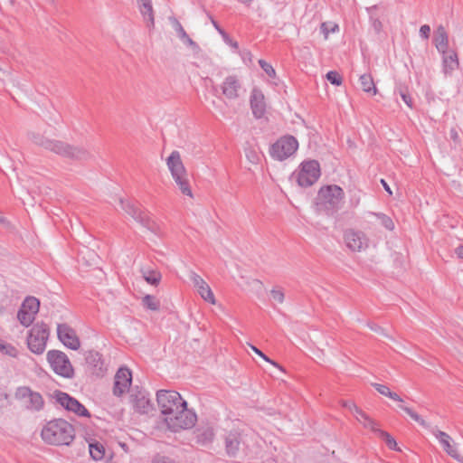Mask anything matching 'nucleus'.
Listing matches in <instances>:
<instances>
[{"mask_svg": "<svg viewBox=\"0 0 463 463\" xmlns=\"http://www.w3.org/2000/svg\"><path fill=\"white\" fill-rule=\"evenodd\" d=\"M346 246L353 251H361L368 247L366 235L360 231L349 230L345 232Z\"/></svg>", "mask_w": 463, "mask_h": 463, "instance_id": "2eb2a0df", "label": "nucleus"}, {"mask_svg": "<svg viewBox=\"0 0 463 463\" xmlns=\"http://www.w3.org/2000/svg\"><path fill=\"white\" fill-rule=\"evenodd\" d=\"M352 412L355 415V418L358 421H364L365 420V418L368 417V415L356 405L353 409Z\"/></svg>", "mask_w": 463, "mask_h": 463, "instance_id": "864d4df0", "label": "nucleus"}, {"mask_svg": "<svg viewBox=\"0 0 463 463\" xmlns=\"http://www.w3.org/2000/svg\"><path fill=\"white\" fill-rule=\"evenodd\" d=\"M190 279L193 281L194 287L197 288L200 296L207 302L211 304L215 303L213 293L209 285L196 273L192 272Z\"/></svg>", "mask_w": 463, "mask_h": 463, "instance_id": "f3484780", "label": "nucleus"}, {"mask_svg": "<svg viewBox=\"0 0 463 463\" xmlns=\"http://www.w3.org/2000/svg\"><path fill=\"white\" fill-rule=\"evenodd\" d=\"M156 402L164 417H166L179 406L184 404L180 393L173 390H159L156 392Z\"/></svg>", "mask_w": 463, "mask_h": 463, "instance_id": "423d86ee", "label": "nucleus"}, {"mask_svg": "<svg viewBox=\"0 0 463 463\" xmlns=\"http://www.w3.org/2000/svg\"><path fill=\"white\" fill-rule=\"evenodd\" d=\"M352 412L355 415V418L358 421H364L365 420V418L368 417V415L356 405L353 409Z\"/></svg>", "mask_w": 463, "mask_h": 463, "instance_id": "603ef678", "label": "nucleus"}, {"mask_svg": "<svg viewBox=\"0 0 463 463\" xmlns=\"http://www.w3.org/2000/svg\"><path fill=\"white\" fill-rule=\"evenodd\" d=\"M352 412L355 415V418L358 421H364L365 420V418L368 417V415L356 405L353 409Z\"/></svg>", "mask_w": 463, "mask_h": 463, "instance_id": "3c124183", "label": "nucleus"}, {"mask_svg": "<svg viewBox=\"0 0 463 463\" xmlns=\"http://www.w3.org/2000/svg\"><path fill=\"white\" fill-rule=\"evenodd\" d=\"M47 360L52 369L59 375L71 378L74 374L73 367L68 356L61 351L51 350L47 353Z\"/></svg>", "mask_w": 463, "mask_h": 463, "instance_id": "0eeeda50", "label": "nucleus"}, {"mask_svg": "<svg viewBox=\"0 0 463 463\" xmlns=\"http://www.w3.org/2000/svg\"><path fill=\"white\" fill-rule=\"evenodd\" d=\"M449 135L454 141H457L458 139V133L455 128L450 129Z\"/></svg>", "mask_w": 463, "mask_h": 463, "instance_id": "e2e57ef3", "label": "nucleus"}, {"mask_svg": "<svg viewBox=\"0 0 463 463\" xmlns=\"http://www.w3.org/2000/svg\"><path fill=\"white\" fill-rule=\"evenodd\" d=\"M241 89L240 80L236 76H228L221 85L222 95L228 99H235L239 97Z\"/></svg>", "mask_w": 463, "mask_h": 463, "instance_id": "dca6fc26", "label": "nucleus"}, {"mask_svg": "<svg viewBox=\"0 0 463 463\" xmlns=\"http://www.w3.org/2000/svg\"><path fill=\"white\" fill-rule=\"evenodd\" d=\"M338 29V25L334 23H322L321 24V32L324 33L325 38L328 37L329 33H334Z\"/></svg>", "mask_w": 463, "mask_h": 463, "instance_id": "37998d69", "label": "nucleus"}, {"mask_svg": "<svg viewBox=\"0 0 463 463\" xmlns=\"http://www.w3.org/2000/svg\"><path fill=\"white\" fill-rule=\"evenodd\" d=\"M272 298L279 304H282L285 299V295L280 288H274L270 290Z\"/></svg>", "mask_w": 463, "mask_h": 463, "instance_id": "a18cd8bd", "label": "nucleus"}, {"mask_svg": "<svg viewBox=\"0 0 463 463\" xmlns=\"http://www.w3.org/2000/svg\"><path fill=\"white\" fill-rule=\"evenodd\" d=\"M132 382V373L129 369L121 367L118 370L114 378L113 394L121 396L128 391Z\"/></svg>", "mask_w": 463, "mask_h": 463, "instance_id": "4468645a", "label": "nucleus"}, {"mask_svg": "<svg viewBox=\"0 0 463 463\" xmlns=\"http://www.w3.org/2000/svg\"><path fill=\"white\" fill-rule=\"evenodd\" d=\"M209 18L213 24V25L214 26V28L222 35L223 38H228V34L225 33L224 30H222L220 25L218 24V23L213 18L212 15L209 14Z\"/></svg>", "mask_w": 463, "mask_h": 463, "instance_id": "4d7b16f0", "label": "nucleus"}, {"mask_svg": "<svg viewBox=\"0 0 463 463\" xmlns=\"http://www.w3.org/2000/svg\"><path fill=\"white\" fill-rule=\"evenodd\" d=\"M341 405L352 411L356 404L350 401H342Z\"/></svg>", "mask_w": 463, "mask_h": 463, "instance_id": "052dcab7", "label": "nucleus"}, {"mask_svg": "<svg viewBox=\"0 0 463 463\" xmlns=\"http://www.w3.org/2000/svg\"><path fill=\"white\" fill-rule=\"evenodd\" d=\"M138 3L139 11L143 19L148 28H154L155 17L154 9L151 0H137Z\"/></svg>", "mask_w": 463, "mask_h": 463, "instance_id": "412c9836", "label": "nucleus"}, {"mask_svg": "<svg viewBox=\"0 0 463 463\" xmlns=\"http://www.w3.org/2000/svg\"><path fill=\"white\" fill-rule=\"evenodd\" d=\"M47 144L46 150L53 152L61 156L66 157L70 149V144L55 139H50Z\"/></svg>", "mask_w": 463, "mask_h": 463, "instance_id": "bb28decb", "label": "nucleus"}, {"mask_svg": "<svg viewBox=\"0 0 463 463\" xmlns=\"http://www.w3.org/2000/svg\"><path fill=\"white\" fill-rule=\"evenodd\" d=\"M166 165L171 172L172 176L179 175H185L187 173L182 159L180 153L176 150L173 151L168 158L166 159Z\"/></svg>", "mask_w": 463, "mask_h": 463, "instance_id": "aec40b11", "label": "nucleus"}, {"mask_svg": "<svg viewBox=\"0 0 463 463\" xmlns=\"http://www.w3.org/2000/svg\"><path fill=\"white\" fill-rule=\"evenodd\" d=\"M248 159L252 162V163H255L258 161V155L254 152V151H250L249 153L246 154Z\"/></svg>", "mask_w": 463, "mask_h": 463, "instance_id": "680f3d73", "label": "nucleus"}, {"mask_svg": "<svg viewBox=\"0 0 463 463\" xmlns=\"http://www.w3.org/2000/svg\"><path fill=\"white\" fill-rule=\"evenodd\" d=\"M122 209L130 215L136 222L140 223L143 227L146 228L156 235H160L159 225L150 218L147 212L138 208L134 203L123 199L119 200Z\"/></svg>", "mask_w": 463, "mask_h": 463, "instance_id": "20e7f679", "label": "nucleus"}, {"mask_svg": "<svg viewBox=\"0 0 463 463\" xmlns=\"http://www.w3.org/2000/svg\"><path fill=\"white\" fill-rule=\"evenodd\" d=\"M74 428L62 419L49 421L42 430V438L52 445H69L74 439Z\"/></svg>", "mask_w": 463, "mask_h": 463, "instance_id": "f257e3e1", "label": "nucleus"}, {"mask_svg": "<svg viewBox=\"0 0 463 463\" xmlns=\"http://www.w3.org/2000/svg\"><path fill=\"white\" fill-rule=\"evenodd\" d=\"M0 352L11 356L16 357L18 355V350L12 345L6 344L0 339Z\"/></svg>", "mask_w": 463, "mask_h": 463, "instance_id": "ea45409f", "label": "nucleus"}, {"mask_svg": "<svg viewBox=\"0 0 463 463\" xmlns=\"http://www.w3.org/2000/svg\"><path fill=\"white\" fill-rule=\"evenodd\" d=\"M434 44L440 53L445 54L447 52L449 47V36L442 25H439L435 32Z\"/></svg>", "mask_w": 463, "mask_h": 463, "instance_id": "b1692460", "label": "nucleus"}, {"mask_svg": "<svg viewBox=\"0 0 463 463\" xmlns=\"http://www.w3.org/2000/svg\"><path fill=\"white\" fill-rule=\"evenodd\" d=\"M142 305L146 308H147L149 310H153V311H157L160 308L159 300L155 296H152V295H146L142 298Z\"/></svg>", "mask_w": 463, "mask_h": 463, "instance_id": "f704fd0d", "label": "nucleus"}, {"mask_svg": "<svg viewBox=\"0 0 463 463\" xmlns=\"http://www.w3.org/2000/svg\"><path fill=\"white\" fill-rule=\"evenodd\" d=\"M86 363L91 369L92 373L101 375L105 371V364L102 355L96 351H89L86 354Z\"/></svg>", "mask_w": 463, "mask_h": 463, "instance_id": "6ab92c4d", "label": "nucleus"}, {"mask_svg": "<svg viewBox=\"0 0 463 463\" xmlns=\"http://www.w3.org/2000/svg\"><path fill=\"white\" fill-rule=\"evenodd\" d=\"M49 337V328L44 323L35 324L27 336V345L31 352L40 354H43L46 347Z\"/></svg>", "mask_w": 463, "mask_h": 463, "instance_id": "39448f33", "label": "nucleus"}, {"mask_svg": "<svg viewBox=\"0 0 463 463\" xmlns=\"http://www.w3.org/2000/svg\"><path fill=\"white\" fill-rule=\"evenodd\" d=\"M398 91H399V94H400L402 99L405 102V104L409 108H412L413 102H412V99H411V95L409 94V92L407 90H403L402 88H400Z\"/></svg>", "mask_w": 463, "mask_h": 463, "instance_id": "de8ad7c7", "label": "nucleus"}, {"mask_svg": "<svg viewBox=\"0 0 463 463\" xmlns=\"http://www.w3.org/2000/svg\"><path fill=\"white\" fill-rule=\"evenodd\" d=\"M320 176V166L317 161H305L297 175V182L302 187H308L314 184Z\"/></svg>", "mask_w": 463, "mask_h": 463, "instance_id": "1a4fd4ad", "label": "nucleus"}, {"mask_svg": "<svg viewBox=\"0 0 463 463\" xmlns=\"http://www.w3.org/2000/svg\"><path fill=\"white\" fill-rule=\"evenodd\" d=\"M57 335L59 340L68 348L78 350L80 346V341L76 331L67 324H59L57 326Z\"/></svg>", "mask_w": 463, "mask_h": 463, "instance_id": "ddd939ff", "label": "nucleus"}, {"mask_svg": "<svg viewBox=\"0 0 463 463\" xmlns=\"http://www.w3.org/2000/svg\"><path fill=\"white\" fill-rule=\"evenodd\" d=\"M435 437L439 439V443L442 445L444 450L453 458L457 460H460V456L458 453V450L451 445L450 441L452 440L450 436L444 431L437 430L434 432Z\"/></svg>", "mask_w": 463, "mask_h": 463, "instance_id": "4be33fe9", "label": "nucleus"}, {"mask_svg": "<svg viewBox=\"0 0 463 463\" xmlns=\"http://www.w3.org/2000/svg\"><path fill=\"white\" fill-rule=\"evenodd\" d=\"M190 45H195V43L188 36V38H184V40Z\"/></svg>", "mask_w": 463, "mask_h": 463, "instance_id": "774afa93", "label": "nucleus"}, {"mask_svg": "<svg viewBox=\"0 0 463 463\" xmlns=\"http://www.w3.org/2000/svg\"><path fill=\"white\" fill-rule=\"evenodd\" d=\"M400 408L402 411H404L412 420L417 421L420 426H422L424 428L429 427L427 422L416 411H412L411 408L404 406V405H400Z\"/></svg>", "mask_w": 463, "mask_h": 463, "instance_id": "e433bc0d", "label": "nucleus"}, {"mask_svg": "<svg viewBox=\"0 0 463 463\" xmlns=\"http://www.w3.org/2000/svg\"><path fill=\"white\" fill-rule=\"evenodd\" d=\"M298 147V140L293 136H284L271 146L270 155L273 158L282 161L292 156Z\"/></svg>", "mask_w": 463, "mask_h": 463, "instance_id": "6e6552de", "label": "nucleus"}, {"mask_svg": "<svg viewBox=\"0 0 463 463\" xmlns=\"http://www.w3.org/2000/svg\"><path fill=\"white\" fill-rule=\"evenodd\" d=\"M195 433L197 442L202 445L210 443L214 437L213 429L209 426L198 428Z\"/></svg>", "mask_w": 463, "mask_h": 463, "instance_id": "c756f323", "label": "nucleus"}, {"mask_svg": "<svg viewBox=\"0 0 463 463\" xmlns=\"http://www.w3.org/2000/svg\"><path fill=\"white\" fill-rule=\"evenodd\" d=\"M170 21H171L174 28L175 29L178 36L180 37V39L184 40V38H188V34L186 33L184 27L182 26V24L179 23V21L176 18L171 17Z\"/></svg>", "mask_w": 463, "mask_h": 463, "instance_id": "79ce46f5", "label": "nucleus"}, {"mask_svg": "<svg viewBox=\"0 0 463 463\" xmlns=\"http://www.w3.org/2000/svg\"><path fill=\"white\" fill-rule=\"evenodd\" d=\"M318 198L320 205L325 207L327 214H333L342 205L344 191L338 185H327L319 190Z\"/></svg>", "mask_w": 463, "mask_h": 463, "instance_id": "7ed1b4c3", "label": "nucleus"}, {"mask_svg": "<svg viewBox=\"0 0 463 463\" xmlns=\"http://www.w3.org/2000/svg\"><path fill=\"white\" fill-rule=\"evenodd\" d=\"M373 214L380 220L381 224L385 229H387L389 231H392L394 229V223L389 216H387L386 214L382 213H373Z\"/></svg>", "mask_w": 463, "mask_h": 463, "instance_id": "58836bf2", "label": "nucleus"}, {"mask_svg": "<svg viewBox=\"0 0 463 463\" xmlns=\"http://www.w3.org/2000/svg\"><path fill=\"white\" fill-rule=\"evenodd\" d=\"M352 412L355 415V418L358 421H364L365 420V418L368 417V415L356 405L353 409Z\"/></svg>", "mask_w": 463, "mask_h": 463, "instance_id": "6e6d98bb", "label": "nucleus"}, {"mask_svg": "<svg viewBox=\"0 0 463 463\" xmlns=\"http://www.w3.org/2000/svg\"><path fill=\"white\" fill-rule=\"evenodd\" d=\"M250 108L255 118H260L266 112L264 95L261 90L253 89L250 94Z\"/></svg>", "mask_w": 463, "mask_h": 463, "instance_id": "a211bd4d", "label": "nucleus"}, {"mask_svg": "<svg viewBox=\"0 0 463 463\" xmlns=\"http://www.w3.org/2000/svg\"><path fill=\"white\" fill-rule=\"evenodd\" d=\"M367 326L370 327V329H372L373 331L376 332V333H380L385 336H387V335L384 333V329L383 327H381L380 326L374 324V323H368Z\"/></svg>", "mask_w": 463, "mask_h": 463, "instance_id": "bf43d9fd", "label": "nucleus"}, {"mask_svg": "<svg viewBox=\"0 0 463 463\" xmlns=\"http://www.w3.org/2000/svg\"><path fill=\"white\" fill-rule=\"evenodd\" d=\"M359 80L364 92L370 93L372 95H375L377 93V89L371 74L364 73L361 75Z\"/></svg>", "mask_w": 463, "mask_h": 463, "instance_id": "2f4dec72", "label": "nucleus"}, {"mask_svg": "<svg viewBox=\"0 0 463 463\" xmlns=\"http://www.w3.org/2000/svg\"><path fill=\"white\" fill-rule=\"evenodd\" d=\"M89 450L90 457L94 460H100L104 458L105 455V449L102 444L99 442L90 443L89 445Z\"/></svg>", "mask_w": 463, "mask_h": 463, "instance_id": "72a5a7b5", "label": "nucleus"}, {"mask_svg": "<svg viewBox=\"0 0 463 463\" xmlns=\"http://www.w3.org/2000/svg\"><path fill=\"white\" fill-rule=\"evenodd\" d=\"M56 401L67 411L80 417H90L89 411L78 400L61 391L55 392Z\"/></svg>", "mask_w": 463, "mask_h": 463, "instance_id": "f8f14e48", "label": "nucleus"}, {"mask_svg": "<svg viewBox=\"0 0 463 463\" xmlns=\"http://www.w3.org/2000/svg\"><path fill=\"white\" fill-rule=\"evenodd\" d=\"M29 138L37 146H40L43 148L46 149L47 147V144L49 142V138L42 136L41 134L39 133H34V132H32V133H29Z\"/></svg>", "mask_w": 463, "mask_h": 463, "instance_id": "4c0bfd02", "label": "nucleus"}, {"mask_svg": "<svg viewBox=\"0 0 463 463\" xmlns=\"http://www.w3.org/2000/svg\"><path fill=\"white\" fill-rule=\"evenodd\" d=\"M67 158L78 161H87L92 158V154L85 146L70 145Z\"/></svg>", "mask_w": 463, "mask_h": 463, "instance_id": "5701e85b", "label": "nucleus"}, {"mask_svg": "<svg viewBox=\"0 0 463 463\" xmlns=\"http://www.w3.org/2000/svg\"><path fill=\"white\" fill-rule=\"evenodd\" d=\"M152 463H176V462L174 459H172L166 456H164L161 454H156L152 458Z\"/></svg>", "mask_w": 463, "mask_h": 463, "instance_id": "8fccbe9b", "label": "nucleus"}, {"mask_svg": "<svg viewBox=\"0 0 463 463\" xmlns=\"http://www.w3.org/2000/svg\"><path fill=\"white\" fill-rule=\"evenodd\" d=\"M250 347L251 348V350L257 354L259 356H260L262 359H264L265 361L272 364L273 365L279 367L280 370H282V368L277 364L275 363L274 361L270 360L261 350H260L259 348H257L256 346L252 345H249Z\"/></svg>", "mask_w": 463, "mask_h": 463, "instance_id": "09e8293b", "label": "nucleus"}, {"mask_svg": "<svg viewBox=\"0 0 463 463\" xmlns=\"http://www.w3.org/2000/svg\"><path fill=\"white\" fill-rule=\"evenodd\" d=\"M259 64L269 77L274 78L276 76V71L269 63H268L264 60H260Z\"/></svg>", "mask_w": 463, "mask_h": 463, "instance_id": "49530a36", "label": "nucleus"}, {"mask_svg": "<svg viewBox=\"0 0 463 463\" xmlns=\"http://www.w3.org/2000/svg\"><path fill=\"white\" fill-rule=\"evenodd\" d=\"M172 177L175 180V184H177L178 188L180 189L181 193L184 195H187L193 198L194 195L189 184L187 173H185V175H179Z\"/></svg>", "mask_w": 463, "mask_h": 463, "instance_id": "c85d7f7f", "label": "nucleus"}, {"mask_svg": "<svg viewBox=\"0 0 463 463\" xmlns=\"http://www.w3.org/2000/svg\"><path fill=\"white\" fill-rule=\"evenodd\" d=\"M378 435L381 439H383L385 441L387 447L390 449L397 450V451L400 450V449L397 446L396 440L387 431L381 430H379Z\"/></svg>", "mask_w": 463, "mask_h": 463, "instance_id": "c9c22d12", "label": "nucleus"}, {"mask_svg": "<svg viewBox=\"0 0 463 463\" xmlns=\"http://www.w3.org/2000/svg\"><path fill=\"white\" fill-rule=\"evenodd\" d=\"M142 277L150 285L156 286L161 280V273L157 269H151L148 268H142L140 269Z\"/></svg>", "mask_w": 463, "mask_h": 463, "instance_id": "7c9ffc66", "label": "nucleus"}, {"mask_svg": "<svg viewBox=\"0 0 463 463\" xmlns=\"http://www.w3.org/2000/svg\"><path fill=\"white\" fill-rule=\"evenodd\" d=\"M455 251L458 258L463 259V246L462 245L458 246Z\"/></svg>", "mask_w": 463, "mask_h": 463, "instance_id": "69168bd1", "label": "nucleus"}, {"mask_svg": "<svg viewBox=\"0 0 463 463\" xmlns=\"http://www.w3.org/2000/svg\"><path fill=\"white\" fill-rule=\"evenodd\" d=\"M14 397L17 400L24 401L26 409L40 411L44 405L42 395L31 390L27 386L18 387L15 391Z\"/></svg>", "mask_w": 463, "mask_h": 463, "instance_id": "9b49d317", "label": "nucleus"}, {"mask_svg": "<svg viewBox=\"0 0 463 463\" xmlns=\"http://www.w3.org/2000/svg\"><path fill=\"white\" fill-rule=\"evenodd\" d=\"M241 444L240 435L238 433H229L225 438L226 451L230 456H235L239 451Z\"/></svg>", "mask_w": 463, "mask_h": 463, "instance_id": "cd10ccee", "label": "nucleus"}, {"mask_svg": "<svg viewBox=\"0 0 463 463\" xmlns=\"http://www.w3.org/2000/svg\"><path fill=\"white\" fill-rule=\"evenodd\" d=\"M359 422L362 423L364 428L370 429L374 433L378 434L379 430H381L378 428V423L369 416L367 418H365V420H364V421L361 420Z\"/></svg>", "mask_w": 463, "mask_h": 463, "instance_id": "c03bdc74", "label": "nucleus"}, {"mask_svg": "<svg viewBox=\"0 0 463 463\" xmlns=\"http://www.w3.org/2000/svg\"><path fill=\"white\" fill-rule=\"evenodd\" d=\"M372 386L375 388V390L381 393L382 395H384L386 397H389L391 398L392 400L393 401H396V402H402L403 400L400 397L399 394H397L396 392H392L388 386L386 385H383V384H381V383H372Z\"/></svg>", "mask_w": 463, "mask_h": 463, "instance_id": "473e14b6", "label": "nucleus"}, {"mask_svg": "<svg viewBox=\"0 0 463 463\" xmlns=\"http://www.w3.org/2000/svg\"><path fill=\"white\" fill-rule=\"evenodd\" d=\"M40 301L34 297H26L21 305L17 313L19 322L28 327L35 319L36 314L39 312Z\"/></svg>", "mask_w": 463, "mask_h": 463, "instance_id": "9d476101", "label": "nucleus"}, {"mask_svg": "<svg viewBox=\"0 0 463 463\" xmlns=\"http://www.w3.org/2000/svg\"><path fill=\"white\" fill-rule=\"evenodd\" d=\"M197 416L195 412L187 408V402L179 406L177 410L173 411L169 415L164 417L167 428L172 431L191 429L195 425Z\"/></svg>", "mask_w": 463, "mask_h": 463, "instance_id": "f03ea898", "label": "nucleus"}, {"mask_svg": "<svg viewBox=\"0 0 463 463\" xmlns=\"http://www.w3.org/2000/svg\"><path fill=\"white\" fill-rule=\"evenodd\" d=\"M326 80L333 85L340 86L343 82L342 76L335 71H330L326 73Z\"/></svg>", "mask_w": 463, "mask_h": 463, "instance_id": "a19ab883", "label": "nucleus"}, {"mask_svg": "<svg viewBox=\"0 0 463 463\" xmlns=\"http://www.w3.org/2000/svg\"><path fill=\"white\" fill-rule=\"evenodd\" d=\"M430 27L428 24H424V25L420 26V33L423 38L428 39L430 36Z\"/></svg>", "mask_w": 463, "mask_h": 463, "instance_id": "13d9d810", "label": "nucleus"}, {"mask_svg": "<svg viewBox=\"0 0 463 463\" xmlns=\"http://www.w3.org/2000/svg\"><path fill=\"white\" fill-rule=\"evenodd\" d=\"M381 184H383L384 190L389 194H392V192L389 186V184L386 183V181L384 179H381Z\"/></svg>", "mask_w": 463, "mask_h": 463, "instance_id": "0e129e2a", "label": "nucleus"}, {"mask_svg": "<svg viewBox=\"0 0 463 463\" xmlns=\"http://www.w3.org/2000/svg\"><path fill=\"white\" fill-rule=\"evenodd\" d=\"M352 412L355 415V418L358 421H364L365 420V418L368 417V415L356 405L353 409Z\"/></svg>", "mask_w": 463, "mask_h": 463, "instance_id": "5fc2aeb1", "label": "nucleus"}, {"mask_svg": "<svg viewBox=\"0 0 463 463\" xmlns=\"http://www.w3.org/2000/svg\"><path fill=\"white\" fill-rule=\"evenodd\" d=\"M133 402L135 410L141 414H147L153 410L150 400L140 392L135 395Z\"/></svg>", "mask_w": 463, "mask_h": 463, "instance_id": "a878e982", "label": "nucleus"}, {"mask_svg": "<svg viewBox=\"0 0 463 463\" xmlns=\"http://www.w3.org/2000/svg\"><path fill=\"white\" fill-rule=\"evenodd\" d=\"M442 55L443 71L445 74H451L459 66L458 54L455 51H447Z\"/></svg>", "mask_w": 463, "mask_h": 463, "instance_id": "393cba45", "label": "nucleus"}, {"mask_svg": "<svg viewBox=\"0 0 463 463\" xmlns=\"http://www.w3.org/2000/svg\"><path fill=\"white\" fill-rule=\"evenodd\" d=\"M223 39L225 40V42L229 43L232 47H233L235 49L238 48V43L237 42L232 41L229 37L228 38H223Z\"/></svg>", "mask_w": 463, "mask_h": 463, "instance_id": "338daca9", "label": "nucleus"}]
</instances>
